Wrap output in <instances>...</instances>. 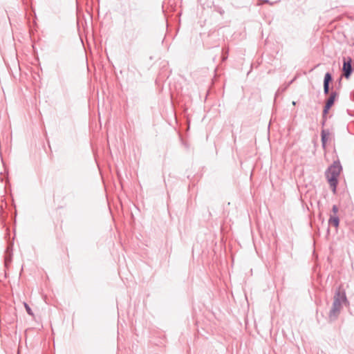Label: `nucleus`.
<instances>
[{
  "label": "nucleus",
  "instance_id": "nucleus-1",
  "mask_svg": "<svg viewBox=\"0 0 354 354\" xmlns=\"http://www.w3.org/2000/svg\"><path fill=\"white\" fill-rule=\"evenodd\" d=\"M347 301H348L346 292L342 287L339 286L335 290L333 297V306L329 312L328 316L331 321H334L337 318L342 308L343 304H346Z\"/></svg>",
  "mask_w": 354,
  "mask_h": 354
},
{
  "label": "nucleus",
  "instance_id": "nucleus-9",
  "mask_svg": "<svg viewBox=\"0 0 354 354\" xmlns=\"http://www.w3.org/2000/svg\"><path fill=\"white\" fill-rule=\"evenodd\" d=\"M338 207L337 205H334L332 207V212H333V216H337V214L338 212Z\"/></svg>",
  "mask_w": 354,
  "mask_h": 354
},
{
  "label": "nucleus",
  "instance_id": "nucleus-5",
  "mask_svg": "<svg viewBox=\"0 0 354 354\" xmlns=\"http://www.w3.org/2000/svg\"><path fill=\"white\" fill-rule=\"evenodd\" d=\"M321 136H322V146L324 148L326 147V142L328 140L329 132L326 131V130H322Z\"/></svg>",
  "mask_w": 354,
  "mask_h": 354
},
{
  "label": "nucleus",
  "instance_id": "nucleus-10",
  "mask_svg": "<svg viewBox=\"0 0 354 354\" xmlns=\"http://www.w3.org/2000/svg\"><path fill=\"white\" fill-rule=\"evenodd\" d=\"M324 92L325 94H328L329 92V84H324Z\"/></svg>",
  "mask_w": 354,
  "mask_h": 354
},
{
  "label": "nucleus",
  "instance_id": "nucleus-2",
  "mask_svg": "<svg viewBox=\"0 0 354 354\" xmlns=\"http://www.w3.org/2000/svg\"><path fill=\"white\" fill-rule=\"evenodd\" d=\"M341 170L342 167L340 164L339 162H334L326 171V177L333 194L336 193L337 185L338 183L337 179Z\"/></svg>",
  "mask_w": 354,
  "mask_h": 354
},
{
  "label": "nucleus",
  "instance_id": "nucleus-11",
  "mask_svg": "<svg viewBox=\"0 0 354 354\" xmlns=\"http://www.w3.org/2000/svg\"><path fill=\"white\" fill-rule=\"evenodd\" d=\"M263 2L264 3H268L269 1H268V0H265Z\"/></svg>",
  "mask_w": 354,
  "mask_h": 354
},
{
  "label": "nucleus",
  "instance_id": "nucleus-6",
  "mask_svg": "<svg viewBox=\"0 0 354 354\" xmlns=\"http://www.w3.org/2000/svg\"><path fill=\"white\" fill-rule=\"evenodd\" d=\"M328 223L330 225H333L335 227H337L339 226V219L337 216L330 215Z\"/></svg>",
  "mask_w": 354,
  "mask_h": 354
},
{
  "label": "nucleus",
  "instance_id": "nucleus-8",
  "mask_svg": "<svg viewBox=\"0 0 354 354\" xmlns=\"http://www.w3.org/2000/svg\"><path fill=\"white\" fill-rule=\"evenodd\" d=\"M24 306H25V308H26V312L28 313V314L30 315H33L32 311L31 308L29 307V306L26 303H24Z\"/></svg>",
  "mask_w": 354,
  "mask_h": 354
},
{
  "label": "nucleus",
  "instance_id": "nucleus-4",
  "mask_svg": "<svg viewBox=\"0 0 354 354\" xmlns=\"http://www.w3.org/2000/svg\"><path fill=\"white\" fill-rule=\"evenodd\" d=\"M337 95V94L336 92H332L330 93V97H328V99L327 100V101L326 102V104H325V106H324V109L323 111L324 116L328 113V110L334 104V102H335V100Z\"/></svg>",
  "mask_w": 354,
  "mask_h": 354
},
{
  "label": "nucleus",
  "instance_id": "nucleus-7",
  "mask_svg": "<svg viewBox=\"0 0 354 354\" xmlns=\"http://www.w3.org/2000/svg\"><path fill=\"white\" fill-rule=\"evenodd\" d=\"M331 80H332V76H331L330 73H326L324 76V84H329V82H330V81H331Z\"/></svg>",
  "mask_w": 354,
  "mask_h": 354
},
{
  "label": "nucleus",
  "instance_id": "nucleus-3",
  "mask_svg": "<svg viewBox=\"0 0 354 354\" xmlns=\"http://www.w3.org/2000/svg\"><path fill=\"white\" fill-rule=\"evenodd\" d=\"M352 60L350 57L347 58V60L344 59L342 71L344 73V75L345 77L348 78L352 73V66H351Z\"/></svg>",
  "mask_w": 354,
  "mask_h": 354
}]
</instances>
